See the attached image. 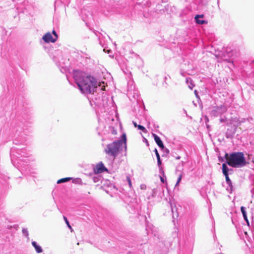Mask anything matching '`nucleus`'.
<instances>
[{"mask_svg":"<svg viewBox=\"0 0 254 254\" xmlns=\"http://www.w3.org/2000/svg\"><path fill=\"white\" fill-rule=\"evenodd\" d=\"M72 75L81 92L90 94L88 99L91 106L93 103L97 106H103L105 93L103 87H97L96 79L92 76H86L84 72L79 70H73Z\"/></svg>","mask_w":254,"mask_h":254,"instance_id":"f257e3e1","label":"nucleus"},{"mask_svg":"<svg viewBox=\"0 0 254 254\" xmlns=\"http://www.w3.org/2000/svg\"><path fill=\"white\" fill-rule=\"evenodd\" d=\"M127 150V137L126 134L124 133L121 136L120 139L113 141L112 143L108 144L105 149L106 153L111 156L114 159L122 150L123 147Z\"/></svg>","mask_w":254,"mask_h":254,"instance_id":"f03ea898","label":"nucleus"},{"mask_svg":"<svg viewBox=\"0 0 254 254\" xmlns=\"http://www.w3.org/2000/svg\"><path fill=\"white\" fill-rule=\"evenodd\" d=\"M225 158L227 164L233 168H241L246 165L247 161L243 152H233L229 155L226 153Z\"/></svg>","mask_w":254,"mask_h":254,"instance_id":"7ed1b4c3","label":"nucleus"},{"mask_svg":"<svg viewBox=\"0 0 254 254\" xmlns=\"http://www.w3.org/2000/svg\"><path fill=\"white\" fill-rule=\"evenodd\" d=\"M30 155V152H27L25 149H15L12 148L10 151L11 160L13 165H15L16 162L17 161V167H19V164L20 163L19 161L21 159L20 157H27Z\"/></svg>","mask_w":254,"mask_h":254,"instance_id":"20e7f679","label":"nucleus"},{"mask_svg":"<svg viewBox=\"0 0 254 254\" xmlns=\"http://www.w3.org/2000/svg\"><path fill=\"white\" fill-rule=\"evenodd\" d=\"M227 111V107L224 105L212 107L209 108V114L211 117H221Z\"/></svg>","mask_w":254,"mask_h":254,"instance_id":"39448f33","label":"nucleus"},{"mask_svg":"<svg viewBox=\"0 0 254 254\" xmlns=\"http://www.w3.org/2000/svg\"><path fill=\"white\" fill-rule=\"evenodd\" d=\"M21 130L22 129H19V128H17L16 129V133H15V135H17V140H16V139L15 140V144H17L18 142H16V141H19V143H22V144H23L25 141L26 140V134L24 132H22V131H21Z\"/></svg>","mask_w":254,"mask_h":254,"instance_id":"423d86ee","label":"nucleus"},{"mask_svg":"<svg viewBox=\"0 0 254 254\" xmlns=\"http://www.w3.org/2000/svg\"><path fill=\"white\" fill-rule=\"evenodd\" d=\"M94 172L95 174H100L104 172H107L108 169L105 167L102 162H100L94 167Z\"/></svg>","mask_w":254,"mask_h":254,"instance_id":"0eeeda50","label":"nucleus"},{"mask_svg":"<svg viewBox=\"0 0 254 254\" xmlns=\"http://www.w3.org/2000/svg\"><path fill=\"white\" fill-rule=\"evenodd\" d=\"M42 39L46 43H54L56 41V38H54L50 32L45 34L43 36Z\"/></svg>","mask_w":254,"mask_h":254,"instance_id":"6e6552de","label":"nucleus"},{"mask_svg":"<svg viewBox=\"0 0 254 254\" xmlns=\"http://www.w3.org/2000/svg\"><path fill=\"white\" fill-rule=\"evenodd\" d=\"M152 136H153L154 140L156 144H157V145L161 149H164L165 147L160 137L155 133H153Z\"/></svg>","mask_w":254,"mask_h":254,"instance_id":"1a4fd4ad","label":"nucleus"},{"mask_svg":"<svg viewBox=\"0 0 254 254\" xmlns=\"http://www.w3.org/2000/svg\"><path fill=\"white\" fill-rule=\"evenodd\" d=\"M204 15L203 14H197L194 17L195 22L199 24H204L207 23V21L204 20L199 19L200 18H203Z\"/></svg>","mask_w":254,"mask_h":254,"instance_id":"9d476101","label":"nucleus"},{"mask_svg":"<svg viewBox=\"0 0 254 254\" xmlns=\"http://www.w3.org/2000/svg\"><path fill=\"white\" fill-rule=\"evenodd\" d=\"M226 178V182L227 184L228 185V187L227 188V190L230 192H231L233 190V185L232 181H231L230 179L229 178L228 175H224Z\"/></svg>","mask_w":254,"mask_h":254,"instance_id":"9b49d317","label":"nucleus"},{"mask_svg":"<svg viewBox=\"0 0 254 254\" xmlns=\"http://www.w3.org/2000/svg\"><path fill=\"white\" fill-rule=\"evenodd\" d=\"M31 244L32 246L35 248V250L37 253L39 254L43 252L42 247L38 245L36 242L32 241Z\"/></svg>","mask_w":254,"mask_h":254,"instance_id":"f8f14e48","label":"nucleus"},{"mask_svg":"<svg viewBox=\"0 0 254 254\" xmlns=\"http://www.w3.org/2000/svg\"><path fill=\"white\" fill-rule=\"evenodd\" d=\"M134 86H133L132 85V81H129L128 82V93L127 94L128 95L129 94H132V90H133V93L135 94L136 93H135V92H136L137 93V91L136 90H134Z\"/></svg>","mask_w":254,"mask_h":254,"instance_id":"ddd939ff","label":"nucleus"},{"mask_svg":"<svg viewBox=\"0 0 254 254\" xmlns=\"http://www.w3.org/2000/svg\"><path fill=\"white\" fill-rule=\"evenodd\" d=\"M241 210L243 214L244 220L246 221L248 225H249V222L247 217V212L246 211V208L244 206L241 207Z\"/></svg>","mask_w":254,"mask_h":254,"instance_id":"4468645a","label":"nucleus"},{"mask_svg":"<svg viewBox=\"0 0 254 254\" xmlns=\"http://www.w3.org/2000/svg\"><path fill=\"white\" fill-rule=\"evenodd\" d=\"M170 206H171V211H172V213L173 219H175V217L177 218L179 216V214L177 212L176 210V212H175V209H176V206L175 205L173 206L172 203H170Z\"/></svg>","mask_w":254,"mask_h":254,"instance_id":"2eb2a0df","label":"nucleus"},{"mask_svg":"<svg viewBox=\"0 0 254 254\" xmlns=\"http://www.w3.org/2000/svg\"><path fill=\"white\" fill-rule=\"evenodd\" d=\"M158 191H163V188L162 187H157L156 188L152 190V195L153 196H156L157 195V192Z\"/></svg>","mask_w":254,"mask_h":254,"instance_id":"dca6fc26","label":"nucleus"},{"mask_svg":"<svg viewBox=\"0 0 254 254\" xmlns=\"http://www.w3.org/2000/svg\"><path fill=\"white\" fill-rule=\"evenodd\" d=\"M229 168L226 163L222 164V172L224 175H228Z\"/></svg>","mask_w":254,"mask_h":254,"instance_id":"f3484780","label":"nucleus"},{"mask_svg":"<svg viewBox=\"0 0 254 254\" xmlns=\"http://www.w3.org/2000/svg\"><path fill=\"white\" fill-rule=\"evenodd\" d=\"M192 81L190 78L188 77L186 78V82L187 84H188L189 88L190 89H192L194 86V84H192Z\"/></svg>","mask_w":254,"mask_h":254,"instance_id":"a211bd4d","label":"nucleus"},{"mask_svg":"<svg viewBox=\"0 0 254 254\" xmlns=\"http://www.w3.org/2000/svg\"><path fill=\"white\" fill-rule=\"evenodd\" d=\"M185 162L182 161L176 167V170L180 172H183Z\"/></svg>","mask_w":254,"mask_h":254,"instance_id":"6ab92c4d","label":"nucleus"},{"mask_svg":"<svg viewBox=\"0 0 254 254\" xmlns=\"http://www.w3.org/2000/svg\"><path fill=\"white\" fill-rule=\"evenodd\" d=\"M254 71H253L252 73H250V75L248 76V82H249L250 84H251L252 82H254Z\"/></svg>","mask_w":254,"mask_h":254,"instance_id":"aec40b11","label":"nucleus"},{"mask_svg":"<svg viewBox=\"0 0 254 254\" xmlns=\"http://www.w3.org/2000/svg\"><path fill=\"white\" fill-rule=\"evenodd\" d=\"M71 179V178H70V177L62 178L58 181L57 184L65 183V182H67L70 181Z\"/></svg>","mask_w":254,"mask_h":254,"instance_id":"412c9836","label":"nucleus"},{"mask_svg":"<svg viewBox=\"0 0 254 254\" xmlns=\"http://www.w3.org/2000/svg\"><path fill=\"white\" fill-rule=\"evenodd\" d=\"M180 172L181 173H180V174L179 175V177H178V179H177V183H176V184L175 185V188H176L179 185V184L180 183V182L181 181L182 177H183V172Z\"/></svg>","mask_w":254,"mask_h":254,"instance_id":"4be33fe9","label":"nucleus"},{"mask_svg":"<svg viewBox=\"0 0 254 254\" xmlns=\"http://www.w3.org/2000/svg\"><path fill=\"white\" fill-rule=\"evenodd\" d=\"M22 161V160H21L20 161H19V162L20 163V164H18L19 165V167H17V161L16 162V163L15 164V165H14L19 170H20L22 173V171H23V170L22 169V168H24V166H22V165H21V162Z\"/></svg>","mask_w":254,"mask_h":254,"instance_id":"5701e85b","label":"nucleus"},{"mask_svg":"<svg viewBox=\"0 0 254 254\" xmlns=\"http://www.w3.org/2000/svg\"><path fill=\"white\" fill-rule=\"evenodd\" d=\"M22 234L23 236H24L25 237L28 238L29 236V233L26 228H23L22 230Z\"/></svg>","mask_w":254,"mask_h":254,"instance_id":"b1692460","label":"nucleus"},{"mask_svg":"<svg viewBox=\"0 0 254 254\" xmlns=\"http://www.w3.org/2000/svg\"><path fill=\"white\" fill-rule=\"evenodd\" d=\"M137 128H138V129L142 131L143 132L145 133L147 132V130L143 126H141V125L137 126Z\"/></svg>","mask_w":254,"mask_h":254,"instance_id":"393cba45","label":"nucleus"},{"mask_svg":"<svg viewBox=\"0 0 254 254\" xmlns=\"http://www.w3.org/2000/svg\"><path fill=\"white\" fill-rule=\"evenodd\" d=\"M64 220L65 221V223L66 224L67 227L71 229V231H72V228L71 226L70 225V224L67 219V218L65 216H64Z\"/></svg>","mask_w":254,"mask_h":254,"instance_id":"a878e982","label":"nucleus"},{"mask_svg":"<svg viewBox=\"0 0 254 254\" xmlns=\"http://www.w3.org/2000/svg\"><path fill=\"white\" fill-rule=\"evenodd\" d=\"M219 121L221 123H226L227 121V119L225 116H224L220 118Z\"/></svg>","mask_w":254,"mask_h":254,"instance_id":"bb28decb","label":"nucleus"},{"mask_svg":"<svg viewBox=\"0 0 254 254\" xmlns=\"http://www.w3.org/2000/svg\"><path fill=\"white\" fill-rule=\"evenodd\" d=\"M73 182L75 184H81L82 183V180L80 178H76Z\"/></svg>","mask_w":254,"mask_h":254,"instance_id":"cd10ccee","label":"nucleus"},{"mask_svg":"<svg viewBox=\"0 0 254 254\" xmlns=\"http://www.w3.org/2000/svg\"><path fill=\"white\" fill-rule=\"evenodd\" d=\"M157 165L160 167L162 164V161H161L160 157L157 158Z\"/></svg>","mask_w":254,"mask_h":254,"instance_id":"c85d7f7f","label":"nucleus"},{"mask_svg":"<svg viewBox=\"0 0 254 254\" xmlns=\"http://www.w3.org/2000/svg\"><path fill=\"white\" fill-rule=\"evenodd\" d=\"M154 152H155V154L156 155V158H159V157H160V155L158 152V150L156 148H155V149L154 150Z\"/></svg>","mask_w":254,"mask_h":254,"instance_id":"c756f323","label":"nucleus"},{"mask_svg":"<svg viewBox=\"0 0 254 254\" xmlns=\"http://www.w3.org/2000/svg\"><path fill=\"white\" fill-rule=\"evenodd\" d=\"M53 34L54 35V38H56V40L58 39V34H57L55 30H53L52 32Z\"/></svg>","mask_w":254,"mask_h":254,"instance_id":"7c9ffc66","label":"nucleus"},{"mask_svg":"<svg viewBox=\"0 0 254 254\" xmlns=\"http://www.w3.org/2000/svg\"><path fill=\"white\" fill-rule=\"evenodd\" d=\"M127 180L128 182L129 187H130L131 186V180H130V178H129V177H127Z\"/></svg>","mask_w":254,"mask_h":254,"instance_id":"2f4dec72","label":"nucleus"},{"mask_svg":"<svg viewBox=\"0 0 254 254\" xmlns=\"http://www.w3.org/2000/svg\"><path fill=\"white\" fill-rule=\"evenodd\" d=\"M93 180L94 183H97L99 181V178L98 177H94Z\"/></svg>","mask_w":254,"mask_h":254,"instance_id":"473e14b6","label":"nucleus"},{"mask_svg":"<svg viewBox=\"0 0 254 254\" xmlns=\"http://www.w3.org/2000/svg\"><path fill=\"white\" fill-rule=\"evenodd\" d=\"M163 86L165 88H167L168 86V84L165 80H164V82H163Z\"/></svg>","mask_w":254,"mask_h":254,"instance_id":"72a5a7b5","label":"nucleus"},{"mask_svg":"<svg viewBox=\"0 0 254 254\" xmlns=\"http://www.w3.org/2000/svg\"><path fill=\"white\" fill-rule=\"evenodd\" d=\"M173 156L174 157H175V158L176 159V160H180L181 159V156H179V155H177L176 156H175V155H173Z\"/></svg>","mask_w":254,"mask_h":254,"instance_id":"f704fd0d","label":"nucleus"},{"mask_svg":"<svg viewBox=\"0 0 254 254\" xmlns=\"http://www.w3.org/2000/svg\"><path fill=\"white\" fill-rule=\"evenodd\" d=\"M144 142L146 143L147 146L149 145L148 140L145 138H144Z\"/></svg>","mask_w":254,"mask_h":254,"instance_id":"c9c22d12","label":"nucleus"},{"mask_svg":"<svg viewBox=\"0 0 254 254\" xmlns=\"http://www.w3.org/2000/svg\"><path fill=\"white\" fill-rule=\"evenodd\" d=\"M132 123H133V125H134V126L135 127H137V126H138V125L136 124V122H135L133 121V122H132Z\"/></svg>","mask_w":254,"mask_h":254,"instance_id":"e433bc0d","label":"nucleus"},{"mask_svg":"<svg viewBox=\"0 0 254 254\" xmlns=\"http://www.w3.org/2000/svg\"><path fill=\"white\" fill-rule=\"evenodd\" d=\"M160 180H161V181L162 183H164V181H164V178H163L161 177V178H160Z\"/></svg>","mask_w":254,"mask_h":254,"instance_id":"4c0bfd02","label":"nucleus"},{"mask_svg":"<svg viewBox=\"0 0 254 254\" xmlns=\"http://www.w3.org/2000/svg\"><path fill=\"white\" fill-rule=\"evenodd\" d=\"M181 74L183 76H185V74H184V72H182V71H181L180 72Z\"/></svg>","mask_w":254,"mask_h":254,"instance_id":"58836bf2","label":"nucleus"},{"mask_svg":"<svg viewBox=\"0 0 254 254\" xmlns=\"http://www.w3.org/2000/svg\"><path fill=\"white\" fill-rule=\"evenodd\" d=\"M245 235L247 236H248V233L247 232H244Z\"/></svg>","mask_w":254,"mask_h":254,"instance_id":"ea45409f","label":"nucleus"},{"mask_svg":"<svg viewBox=\"0 0 254 254\" xmlns=\"http://www.w3.org/2000/svg\"><path fill=\"white\" fill-rule=\"evenodd\" d=\"M100 44L102 45V46L103 47V44H102V42L101 40H100Z\"/></svg>","mask_w":254,"mask_h":254,"instance_id":"a19ab883","label":"nucleus"},{"mask_svg":"<svg viewBox=\"0 0 254 254\" xmlns=\"http://www.w3.org/2000/svg\"><path fill=\"white\" fill-rule=\"evenodd\" d=\"M194 93H195V94L196 95V96H197V91L196 90H195Z\"/></svg>","mask_w":254,"mask_h":254,"instance_id":"79ce46f5","label":"nucleus"},{"mask_svg":"<svg viewBox=\"0 0 254 254\" xmlns=\"http://www.w3.org/2000/svg\"><path fill=\"white\" fill-rule=\"evenodd\" d=\"M252 161H253V162L254 163V157H253V158H252Z\"/></svg>","mask_w":254,"mask_h":254,"instance_id":"37998d69","label":"nucleus"},{"mask_svg":"<svg viewBox=\"0 0 254 254\" xmlns=\"http://www.w3.org/2000/svg\"><path fill=\"white\" fill-rule=\"evenodd\" d=\"M166 79H167V77H166V76H165V77H164V80H165V81H166Z\"/></svg>","mask_w":254,"mask_h":254,"instance_id":"c03bdc74","label":"nucleus"},{"mask_svg":"<svg viewBox=\"0 0 254 254\" xmlns=\"http://www.w3.org/2000/svg\"><path fill=\"white\" fill-rule=\"evenodd\" d=\"M166 150H167V152H169V150L168 149H166Z\"/></svg>","mask_w":254,"mask_h":254,"instance_id":"a18cd8bd","label":"nucleus"}]
</instances>
